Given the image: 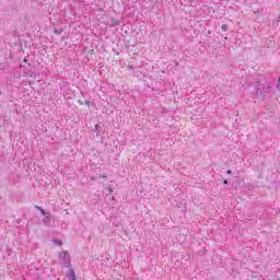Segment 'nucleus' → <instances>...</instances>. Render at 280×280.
I'll list each match as a JSON object with an SVG mask.
<instances>
[{
	"instance_id": "obj_4",
	"label": "nucleus",
	"mask_w": 280,
	"mask_h": 280,
	"mask_svg": "<svg viewBox=\"0 0 280 280\" xmlns=\"http://www.w3.org/2000/svg\"><path fill=\"white\" fill-rule=\"evenodd\" d=\"M95 130H96V136L100 137V135L102 132V127L100 125H96Z\"/></svg>"
},
{
	"instance_id": "obj_10",
	"label": "nucleus",
	"mask_w": 280,
	"mask_h": 280,
	"mask_svg": "<svg viewBox=\"0 0 280 280\" xmlns=\"http://www.w3.org/2000/svg\"><path fill=\"white\" fill-rule=\"evenodd\" d=\"M55 243L58 244V246H62V241L56 240Z\"/></svg>"
},
{
	"instance_id": "obj_7",
	"label": "nucleus",
	"mask_w": 280,
	"mask_h": 280,
	"mask_svg": "<svg viewBox=\"0 0 280 280\" xmlns=\"http://www.w3.org/2000/svg\"><path fill=\"white\" fill-rule=\"evenodd\" d=\"M221 30L222 32H229V25L222 24Z\"/></svg>"
},
{
	"instance_id": "obj_11",
	"label": "nucleus",
	"mask_w": 280,
	"mask_h": 280,
	"mask_svg": "<svg viewBox=\"0 0 280 280\" xmlns=\"http://www.w3.org/2000/svg\"><path fill=\"white\" fill-rule=\"evenodd\" d=\"M226 174L231 175V174H233V171L229 170V171H226Z\"/></svg>"
},
{
	"instance_id": "obj_12",
	"label": "nucleus",
	"mask_w": 280,
	"mask_h": 280,
	"mask_svg": "<svg viewBox=\"0 0 280 280\" xmlns=\"http://www.w3.org/2000/svg\"><path fill=\"white\" fill-rule=\"evenodd\" d=\"M223 185H229V180L224 179Z\"/></svg>"
},
{
	"instance_id": "obj_5",
	"label": "nucleus",
	"mask_w": 280,
	"mask_h": 280,
	"mask_svg": "<svg viewBox=\"0 0 280 280\" xmlns=\"http://www.w3.org/2000/svg\"><path fill=\"white\" fill-rule=\"evenodd\" d=\"M36 210L39 211L42 213V215H45L47 213V211H45L44 209H42L38 206H36Z\"/></svg>"
},
{
	"instance_id": "obj_8",
	"label": "nucleus",
	"mask_w": 280,
	"mask_h": 280,
	"mask_svg": "<svg viewBox=\"0 0 280 280\" xmlns=\"http://www.w3.org/2000/svg\"><path fill=\"white\" fill-rule=\"evenodd\" d=\"M62 32H63V30H62V28H59V30H58V28H56V30H55V34H62Z\"/></svg>"
},
{
	"instance_id": "obj_2",
	"label": "nucleus",
	"mask_w": 280,
	"mask_h": 280,
	"mask_svg": "<svg viewBox=\"0 0 280 280\" xmlns=\"http://www.w3.org/2000/svg\"><path fill=\"white\" fill-rule=\"evenodd\" d=\"M43 215H44L43 223L45 224V226H51V213L46 212Z\"/></svg>"
},
{
	"instance_id": "obj_1",
	"label": "nucleus",
	"mask_w": 280,
	"mask_h": 280,
	"mask_svg": "<svg viewBox=\"0 0 280 280\" xmlns=\"http://www.w3.org/2000/svg\"><path fill=\"white\" fill-rule=\"evenodd\" d=\"M269 92H270V85L266 86L265 84L259 83L256 86V95L261 100H264V97H266V93H269Z\"/></svg>"
},
{
	"instance_id": "obj_9",
	"label": "nucleus",
	"mask_w": 280,
	"mask_h": 280,
	"mask_svg": "<svg viewBox=\"0 0 280 280\" xmlns=\"http://www.w3.org/2000/svg\"><path fill=\"white\" fill-rule=\"evenodd\" d=\"M276 89H278V91H280V77L278 79V84L276 85Z\"/></svg>"
},
{
	"instance_id": "obj_13",
	"label": "nucleus",
	"mask_w": 280,
	"mask_h": 280,
	"mask_svg": "<svg viewBox=\"0 0 280 280\" xmlns=\"http://www.w3.org/2000/svg\"><path fill=\"white\" fill-rule=\"evenodd\" d=\"M113 191V189L112 188H108V194H110Z\"/></svg>"
},
{
	"instance_id": "obj_3",
	"label": "nucleus",
	"mask_w": 280,
	"mask_h": 280,
	"mask_svg": "<svg viewBox=\"0 0 280 280\" xmlns=\"http://www.w3.org/2000/svg\"><path fill=\"white\" fill-rule=\"evenodd\" d=\"M69 257V254L67 252H61L59 254V259H67Z\"/></svg>"
},
{
	"instance_id": "obj_6",
	"label": "nucleus",
	"mask_w": 280,
	"mask_h": 280,
	"mask_svg": "<svg viewBox=\"0 0 280 280\" xmlns=\"http://www.w3.org/2000/svg\"><path fill=\"white\" fill-rule=\"evenodd\" d=\"M70 280H75L77 277H75V272H73V270L70 271V277H69Z\"/></svg>"
}]
</instances>
